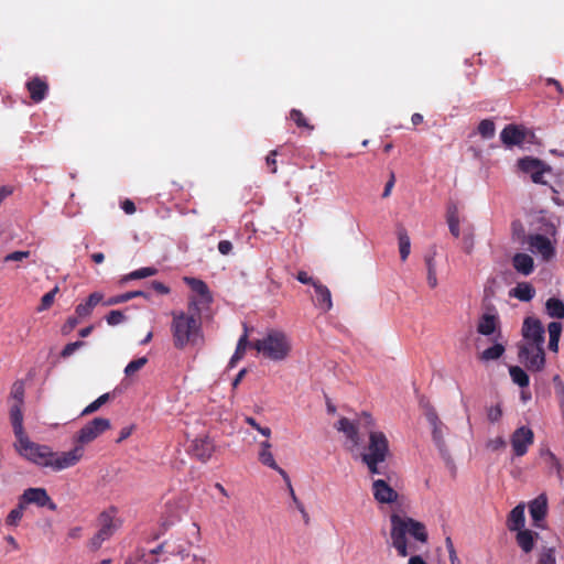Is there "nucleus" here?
I'll list each match as a JSON object with an SVG mask.
<instances>
[{"instance_id": "4be33fe9", "label": "nucleus", "mask_w": 564, "mask_h": 564, "mask_svg": "<svg viewBox=\"0 0 564 564\" xmlns=\"http://www.w3.org/2000/svg\"><path fill=\"white\" fill-rule=\"evenodd\" d=\"M529 512L534 525L540 527L539 522L545 518L547 512V498L545 494L539 495L529 503Z\"/></svg>"}, {"instance_id": "39448f33", "label": "nucleus", "mask_w": 564, "mask_h": 564, "mask_svg": "<svg viewBox=\"0 0 564 564\" xmlns=\"http://www.w3.org/2000/svg\"><path fill=\"white\" fill-rule=\"evenodd\" d=\"M389 454V441L384 433L370 431L368 444L360 453L361 460H386Z\"/></svg>"}, {"instance_id": "a211bd4d", "label": "nucleus", "mask_w": 564, "mask_h": 564, "mask_svg": "<svg viewBox=\"0 0 564 564\" xmlns=\"http://www.w3.org/2000/svg\"><path fill=\"white\" fill-rule=\"evenodd\" d=\"M373 498L379 503H392L398 499V492L384 479H376L372 482Z\"/></svg>"}, {"instance_id": "603ef678", "label": "nucleus", "mask_w": 564, "mask_h": 564, "mask_svg": "<svg viewBox=\"0 0 564 564\" xmlns=\"http://www.w3.org/2000/svg\"><path fill=\"white\" fill-rule=\"evenodd\" d=\"M248 326L243 324V334L239 338L235 352H245L248 347L251 348L252 344L248 343Z\"/></svg>"}, {"instance_id": "79ce46f5", "label": "nucleus", "mask_w": 564, "mask_h": 564, "mask_svg": "<svg viewBox=\"0 0 564 564\" xmlns=\"http://www.w3.org/2000/svg\"><path fill=\"white\" fill-rule=\"evenodd\" d=\"M158 270L155 268L147 267V268H140L138 270L132 271L129 273L126 278V280H137V279H144L148 276L155 275Z\"/></svg>"}, {"instance_id": "0e129e2a", "label": "nucleus", "mask_w": 564, "mask_h": 564, "mask_svg": "<svg viewBox=\"0 0 564 564\" xmlns=\"http://www.w3.org/2000/svg\"><path fill=\"white\" fill-rule=\"evenodd\" d=\"M151 285H152L153 290L156 291L160 294H167V293H170V289L165 284L160 282V281H153L151 283Z\"/></svg>"}, {"instance_id": "a878e982", "label": "nucleus", "mask_w": 564, "mask_h": 564, "mask_svg": "<svg viewBox=\"0 0 564 564\" xmlns=\"http://www.w3.org/2000/svg\"><path fill=\"white\" fill-rule=\"evenodd\" d=\"M514 270L522 275H530L534 270L533 258L528 253L518 252L512 257Z\"/></svg>"}, {"instance_id": "0eeeda50", "label": "nucleus", "mask_w": 564, "mask_h": 564, "mask_svg": "<svg viewBox=\"0 0 564 564\" xmlns=\"http://www.w3.org/2000/svg\"><path fill=\"white\" fill-rule=\"evenodd\" d=\"M184 281L195 293L189 297L188 311L200 313L202 307H207L213 301L207 284L196 278H184Z\"/></svg>"}, {"instance_id": "37998d69", "label": "nucleus", "mask_w": 564, "mask_h": 564, "mask_svg": "<svg viewBox=\"0 0 564 564\" xmlns=\"http://www.w3.org/2000/svg\"><path fill=\"white\" fill-rule=\"evenodd\" d=\"M127 321V316L122 311L112 310L106 316V322L110 326H117Z\"/></svg>"}, {"instance_id": "338daca9", "label": "nucleus", "mask_w": 564, "mask_h": 564, "mask_svg": "<svg viewBox=\"0 0 564 564\" xmlns=\"http://www.w3.org/2000/svg\"><path fill=\"white\" fill-rule=\"evenodd\" d=\"M121 208L128 215H131V214H133L135 212V205L130 199L123 200L122 204H121Z\"/></svg>"}, {"instance_id": "1a4fd4ad", "label": "nucleus", "mask_w": 564, "mask_h": 564, "mask_svg": "<svg viewBox=\"0 0 564 564\" xmlns=\"http://www.w3.org/2000/svg\"><path fill=\"white\" fill-rule=\"evenodd\" d=\"M108 429H110V421L108 419L95 417L78 431L76 442L82 445L88 444Z\"/></svg>"}, {"instance_id": "6e6d98bb", "label": "nucleus", "mask_w": 564, "mask_h": 564, "mask_svg": "<svg viewBox=\"0 0 564 564\" xmlns=\"http://www.w3.org/2000/svg\"><path fill=\"white\" fill-rule=\"evenodd\" d=\"M276 155H278V151L272 150V151H270V153L268 154V156L265 159L267 165L272 174H275L278 171L276 160H275Z\"/></svg>"}, {"instance_id": "473e14b6", "label": "nucleus", "mask_w": 564, "mask_h": 564, "mask_svg": "<svg viewBox=\"0 0 564 564\" xmlns=\"http://www.w3.org/2000/svg\"><path fill=\"white\" fill-rule=\"evenodd\" d=\"M522 357V355H520ZM521 362L530 371H539L544 368L545 355H523Z\"/></svg>"}, {"instance_id": "4468645a", "label": "nucleus", "mask_w": 564, "mask_h": 564, "mask_svg": "<svg viewBox=\"0 0 564 564\" xmlns=\"http://www.w3.org/2000/svg\"><path fill=\"white\" fill-rule=\"evenodd\" d=\"M24 506L33 503L37 507H48L51 510H56V505L52 501L44 488H29L24 490L19 498Z\"/></svg>"}, {"instance_id": "5fc2aeb1", "label": "nucleus", "mask_w": 564, "mask_h": 564, "mask_svg": "<svg viewBox=\"0 0 564 564\" xmlns=\"http://www.w3.org/2000/svg\"><path fill=\"white\" fill-rule=\"evenodd\" d=\"M30 251H13L11 253H8L4 258V262H11V261H22L23 259H26L30 257Z\"/></svg>"}, {"instance_id": "a19ab883", "label": "nucleus", "mask_w": 564, "mask_h": 564, "mask_svg": "<svg viewBox=\"0 0 564 564\" xmlns=\"http://www.w3.org/2000/svg\"><path fill=\"white\" fill-rule=\"evenodd\" d=\"M110 398L109 393L101 394L99 398H97L94 402L88 404L80 413V416L91 414L99 410L106 402H108Z\"/></svg>"}, {"instance_id": "69168bd1", "label": "nucleus", "mask_w": 564, "mask_h": 564, "mask_svg": "<svg viewBox=\"0 0 564 564\" xmlns=\"http://www.w3.org/2000/svg\"><path fill=\"white\" fill-rule=\"evenodd\" d=\"M505 446H506V442L502 437H497L495 440L489 441V443H488V447H490L494 451H497Z\"/></svg>"}, {"instance_id": "bf43d9fd", "label": "nucleus", "mask_w": 564, "mask_h": 564, "mask_svg": "<svg viewBox=\"0 0 564 564\" xmlns=\"http://www.w3.org/2000/svg\"><path fill=\"white\" fill-rule=\"evenodd\" d=\"M296 280L303 284H311L312 286L318 281L310 276L305 271H299L296 274Z\"/></svg>"}, {"instance_id": "f03ea898", "label": "nucleus", "mask_w": 564, "mask_h": 564, "mask_svg": "<svg viewBox=\"0 0 564 564\" xmlns=\"http://www.w3.org/2000/svg\"><path fill=\"white\" fill-rule=\"evenodd\" d=\"M390 522L392 546L397 550L399 556L405 557L412 552L406 542V534L419 542H427L429 534L424 523L410 517H400L397 513L390 516Z\"/></svg>"}, {"instance_id": "7ed1b4c3", "label": "nucleus", "mask_w": 564, "mask_h": 564, "mask_svg": "<svg viewBox=\"0 0 564 564\" xmlns=\"http://www.w3.org/2000/svg\"><path fill=\"white\" fill-rule=\"evenodd\" d=\"M14 435L17 437V449L28 460L42 466L50 467L51 458L53 457V451L47 445H41L32 442L24 432L23 425H21V416L18 410L14 413Z\"/></svg>"}, {"instance_id": "f257e3e1", "label": "nucleus", "mask_w": 564, "mask_h": 564, "mask_svg": "<svg viewBox=\"0 0 564 564\" xmlns=\"http://www.w3.org/2000/svg\"><path fill=\"white\" fill-rule=\"evenodd\" d=\"M171 332L176 349H199L204 344L200 313L195 311L173 313Z\"/></svg>"}, {"instance_id": "5701e85b", "label": "nucleus", "mask_w": 564, "mask_h": 564, "mask_svg": "<svg viewBox=\"0 0 564 564\" xmlns=\"http://www.w3.org/2000/svg\"><path fill=\"white\" fill-rule=\"evenodd\" d=\"M102 300H104V294L100 292H94V293L89 294V296L86 299L85 302L79 303L75 307V314L79 318H83V319L90 316L94 308L98 304H102Z\"/></svg>"}, {"instance_id": "393cba45", "label": "nucleus", "mask_w": 564, "mask_h": 564, "mask_svg": "<svg viewBox=\"0 0 564 564\" xmlns=\"http://www.w3.org/2000/svg\"><path fill=\"white\" fill-rule=\"evenodd\" d=\"M499 317L494 313H484L477 324V330L481 335H494L499 327Z\"/></svg>"}, {"instance_id": "423d86ee", "label": "nucleus", "mask_w": 564, "mask_h": 564, "mask_svg": "<svg viewBox=\"0 0 564 564\" xmlns=\"http://www.w3.org/2000/svg\"><path fill=\"white\" fill-rule=\"evenodd\" d=\"M251 348L257 352H289L291 345L284 333L270 330L263 339L252 343Z\"/></svg>"}, {"instance_id": "864d4df0", "label": "nucleus", "mask_w": 564, "mask_h": 564, "mask_svg": "<svg viewBox=\"0 0 564 564\" xmlns=\"http://www.w3.org/2000/svg\"><path fill=\"white\" fill-rule=\"evenodd\" d=\"M541 457L545 458V463L551 465L552 467L558 468L560 464L555 455L549 448L540 449Z\"/></svg>"}, {"instance_id": "412c9836", "label": "nucleus", "mask_w": 564, "mask_h": 564, "mask_svg": "<svg viewBox=\"0 0 564 564\" xmlns=\"http://www.w3.org/2000/svg\"><path fill=\"white\" fill-rule=\"evenodd\" d=\"M315 291V306L322 312H329L333 307L330 290L319 280L313 285Z\"/></svg>"}, {"instance_id": "8fccbe9b", "label": "nucleus", "mask_w": 564, "mask_h": 564, "mask_svg": "<svg viewBox=\"0 0 564 564\" xmlns=\"http://www.w3.org/2000/svg\"><path fill=\"white\" fill-rule=\"evenodd\" d=\"M129 296L130 295L128 294V292H126L123 294H119V295H113L106 300H102V305L104 306H113L117 304L126 303L129 301Z\"/></svg>"}, {"instance_id": "9b49d317", "label": "nucleus", "mask_w": 564, "mask_h": 564, "mask_svg": "<svg viewBox=\"0 0 564 564\" xmlns=\"http://www.w3.org/2000/svg\"><path fill=\"white\" fill-rule=\"evenodd\" d=\"M84 455V447L82 445L75 446L72 451L55 453L51 458L50 467L54 470H62L72 466H75Z\"/></svg>"}, {"instance_id": "4c0bfd02", "label": "nucleus", "mask_w": 564, "mask_h": 564, "mask_svg": "<svg viewBox=\"0 0 564 564\" xmlns=\"http://www.w3.org/2000/svg\"><path fill=\"white\" fill-rule=\"evenodd\" d=\"M24 509H25V506L19 499L18 506L9 512V514L6 519L7 525L17 527L23 517Z\"/></svg>"}, {"instance_id": "2f4dec72", "label": "nucleus", "mask_w": 564, "mask_h": 564, "mask_svg": "<svg viewBox=\"0 0 564 564\" xmlns=\"http://www.w3.org/2000/svg\"><path fill=\"white\" fill-rule=\"evenodd\" d=\"M545 310L552 318H564V303L560 299L550 297L545 303Z\"/></svg>"}, {"instance_id": "f3484780", "label": "nucleus", "mask_w": 564, "mask_h": 564, "mask_svg": "<svg viewBox=\"0 0 564 564\" xmlns=\"http://www.w3.org/2000/svg\"><path fill=\"white\" fill-rule=\"evenodd\" d=\"M525 129L522 127L517 124H507L500 133V139L507 148H512L516 145H522L525 140Z\"/></svg>"}, {"instance_id": "c85d7f7f", "label": "nucleus", "mask_w": 564, "mask_h": 564, "mask_svg": "<svg viewBox=\"0 0 564 564\" xmlns=\"http://www.w3.org/2000/svg\"><path fill=\"white\" fill-rule=\"evenodd\" d=\"M260 452H259V460L264 465L268 466L274 470H279L281 467L276 464L273 454L271 452V443L269 441H264L260 444Z\"/></svg>"}, {"instance_id": "e433bc0d", "label": "nucleus", "mask_w": 564, "mask_h": 564, "mask_svg": "<svg viewBox=\"0 0 564 564\" xmlns=\"http://www.w3.org/2000/svg\"><path fill=\"white\" fill-rule=\"evenodd\" d=\"M290 119L292 121H294V123L299 127V128H303V129H306L308 130L310 132L314 130V126H312L307 118L304 116V113L299 110V109H292L290 111Z\"/></svg>"}, {"instance_id": "f8f14e48", "label": "nucleus", "mask_w": 564, "mask_h": 564, "mask_svg": "<svg viewBox=\"0 0 564 564\" xmlns=\"http://www.w3.org/2000/svg\"><path fill=\"white\" fill-rule=\"evenodd\" d=\"M534 433L528 426L518 427L510 438V443L516 456L521 457L527 454L530 445L533 444Z\"/></svg>"}, {"instance_id": "6ab92c4d", "label": "nucleus", "mask_w": 564, "mask_h": 564, "mask_svg": "<svg viewBox=\"0 0 564 564\" xmlns=\"http://www.w3.org/2000/svg\"><path fill=\"white\" fill-rule=\"evenodd\" d=\"M215 451L214 442L208 437H197L193 441L191 452L194 457L206 463Z\"/></svg>"}, {"instance_id": "9d476101", "label": "nucleus", "mask_w": 564, "mask_h": 564, "mask_svg": "<svg viewBox=\"0 0 564 564\" xmlns=\"http://www.w3.org/2000/svg\"><path fill=\"white\" fill-rule=\"evenodd\" d=\"M518 166L522 172L530 174L533 183L546 184L543 176L545 172L551 171V167L544 164L541 160L527 156L519 160Z\"/></svg>"}, {"instance_id": "20e7f679", "label": "nucleus", "mask_w": 564, "mask_h": 564, "mask_svg": "<svg viewBox=\"0 0 564 564\" xmlns=\"http://www.w3.org/2000/svg\"><path fill=\"white\" fill-rule=\"evenodd\" d=\"M422 409L424 410V415L432 427V438L434 444L436 445L442 458L449 463L452 460L449 449L446 446L445 437H444V429L446 426L438 417V414L435 408L430 403V401L422 399L420 401Z\"/></svg>"}, {"instance_id": "72a5a7b5", "label": "nucleus", "mask_w": 564, "mask_h": 564, "mask_svg": "<svg viewBox=\"0 0 564 564\" xmlns=\"http://www.w3.org/2000/svg\"><path fill=\"white\" fill-rule=\"evenodd\" d=\"M398 240H399L400 258L402 261H405L411 251V242H410V237L404 228L398 229Z\"/></svg>"}, {"instance_id": "4d7b16f0", "label": "nucleus", "mask_w": 564, "mask_h": 564, "mask_svg": "<svg viewBox=\"0 0 564 564\" xmlns=\"http://www.w3.org/2000/svg\"><path fill=\"white\" fill-rule=\"evenodd\" d=\"M80 319L82 318H79L76 314L74 316L68 317L66 323L62 327V332L65 334L70 332L72 329H74L76 327V325L79 323Z\"/></svg>"}, {"instance_id": "ea45409f", "label": "nucleus", "mask_w": 564, "mask_h": 564, "mask_svg": "<svg viewBox=\"0 0 564 564\" xmlns=\"http://www.w3.org/2000/svg\"><path fill=\"white\" fill-rule=\"evenodd\" d=\"M355 423L359 426L360 430H364L368 434L370 431H375V420L368 412H362Z\"/></svg>"}, {"instance_id": "7c9ffc66", "label": "nucleus", "mask_w": 564, "mask_h": 564, "mask_svg": "<svg viewBox=\"0 0 564 564\" xmlns=\"http://www.w3.org/2000/svg\"><path fill=\"white\" fill-rule=\"evenodd\" d=\"M549 345L547 348L552 352H557L558 340L562 332V324L560 322H551L547 326Z\"/></svg>"}, {"instance_id": "49530a36", "label": "nucleus", "mask_w": 564, "mask_h": 564, "mask_svg": "<svg viewBox=\"0 0 564 564\" xmlns=\"http://www.w3.org/2000/svg\"><path fill=\"white\" fill-rule=\"evenodd\" d=\"M57 292L58 288L55 286L52 291L45 293L41 299V305L39 306V311H44L51 307Z\"/></svg>"}, {"instance_id": "680f3d73", "label": "nucleus", "mask_w": 564, "mask_h": 564, "mask_svg": "<svg viewBox=\"0 0 564 564\" xmlns=\"http://www.w3.org/2000/svg\"><path fill=\"white\" fill-rule=\"evenodd\" d=\"M394 183H395V176H394V173L391 172L390 178L386 183V186H384V189H383V193H382V197L383 198H387L391 194V191H392V188L394 186Z\"/></svg>"}, {"instance_id": "6e6552de", "label": "nucleus", "mask_w": 564, "mask_h": 564, "mask_svg": "<svg viewBox=\"0 0 564 564\" xmlns=\"http://www.w3.org/2000/svg\"><path fill=\"white\" fill-rule=\"evenodd\" d=\"M522 334L527 344L536 349V352H544V328L539 319L528 317L522 327Z\"/></svg>"}, {"instance_id": "c9c22d12", "label": "nucleus", "mask_w": 564, "mask_h": 564, "mask_svg": "<svg viewBox=\"0 0 564 564\" xmlns=\"http://www.w3.org/2000/svg\"><path fill=\"white\" fill-rule=\"evenodd\" d=\"M447 224L451 234L455 237H459V218L457 208L455 206L449 207L447 210Z\"/></svg>"}, {"instance_id": "c03bdc74", "label": "nucleus", "mask_w": 564, "mask_h": 564, "mask_svg": "<svg viewBox=\"0 0 564 564\" xmlns=\"http://www.w3.org/2000/svg\"><path fill=\"white\" fill-rule=\"evenodd\" d=\"M148 362V358L147 357H140L135 360H132L131 362H129L124 369V373L127 376H132L134 375L135 372H138L141 368H143Z\"/></svg>"}, {"instance_id": "c756f323", "label": "nucleus", "mask_w": 564, "mask_h": 564, "mask_svg": "<svg viewBox=\"0 0 564 564\" xmlns=\"http://www.w3.org/2000/svg\"><path fill=\"white\" fill-rule=\"evenodd\" d=\"M510 294L520 301L529 302L534 297L535 290L530 283L521 282L511 290Z\"/></svg>"}, {"instance_id": "b1692460", "label": "nucleus", "mask_w": 564, "mask_h": 564, "mask_svg": "<svg viewBox=\"0 0 564 564\" xmlns=\"http://www.w3.org/2000/svg\"><path fill=\"white\" fill-rule=\"evenodd\" d=\"M26 89L30 94L31 99L34 102H40L46 97L48 91V85L44 79L40 77H34L26 83Z\"/></svg>"}, {"instance_id": "f704fd0d", "label": "nucleus", "mask_w": 564, "mask_h": 564, "mask_svg": "<svg viewBox=\"0 0 564 564\" xmlns=\"http://www.w3.org/2000/svg\"><path fill=\"white\" fill-rule=\"evenodd\" d=\"M509 373L513 381V383L518 384L521 388H525L529 386V376L527 372L519 366H510Z\"/></svg>"}, {"instance_id": "58836bf2", "label": "nucleus", "mask_w": 564, "mask_h": 564, "mask_svg": "<svg viewBox=\"0 0 564 564\" xmlns=\"http://www.w3.org/2000/svg\"><path fill=\"white\" fill-rule=\"evenodd\" d=\"M477 130L484 139H491L495 137L496 126L491 119H484L479 122Z\"/></svg>"}, {"instance_id": "e2e57ef3", "label": "nucleus", "mask_w": 564, "mask_h": 564, "mask_svg": "<svg viewBox=\"0 0 564 564\" xmlns=\"http://www.w3.org/2000/svg\"><path fill=\"white\" fill-rule=\"evenodd\" d=\"M83 345H84V343L82 340H76L74 343H69V344L65 345V347L62 349L61 352H65V354L75 352Z\"/></svg>"}, {"instance_id": "de8ad7c7", "label": "nucleus", "mask_w": 564, "mask_h": 564, "mask_svg": "<svg viewBox=\"0 0 564 564\" xmlns=\"http://www.w3.org/2000/svg\"><path fill=\"white\" fill-rule=\"evenodd\" d=\"M502 417V408L500 403L487 409V419L491 423H497Z\"/></svg>"}, {"instance_id": "13d9d810", "label": "nucleus", "mask_w": 564, "mask_h": 564, "mask_svg": "<svg viewBox=\"0 0 564 564\" xmlns=\"http://www.w3.org/2000/svg\"><path fill=\"white\" fill-rule=\"evenodd\" d=\"M107 541L99 532H97L89 541V547L93 551H97L101 547L102 543Z\"/></svg>"}, {"instance_id": "774afa93", "label": "nucleus", "mask_w": 564, "mask_h": 564, "mask_svg": "<svg viewBox=\"0 0 564 564\" xmlns=\"http://www.w3.org/2000/svg\"><path fill=\"white\" fill-rule=\"evenodd\" d=\"M545 83H546V85H552L553 87H555L557 93L560 95L564 96V88H563L562 84L557 79H555V78H546Z\"/></svg>"}, {"instance_id": "bb28decb", "label": "nucleus", "mask_w": 564, "mask_h": 564, "mask_svg": "<svg viewBox=\"0 0 564 564\" xmlns=\"http://www.w3.org/2000/svg\"><path fill=\"white\" fill-rule=\"evenodd\" d=\"M524 505L520 503L510 511L507 520V527L510 531H518L524 528Z\"/></svg>"}, {"instance_id": "cd10ccee", "label": "nucleus", "mask_w": 564, "mask_h": 564, "mask_svg": "<svg viewBox=\"0 0 564 564\" xmlns=\"http://www.w3.org/2000/svg\"><path fill=\"white\" fill-rule=\"evenodd\" d=\"M539 536L536 532L528 529L518 530L516 541L524 553H530L535 543V539Z\"/></svg>"}, {"instance_id": "2eb2a0df", "label": "nucleus", "mask_w": 564, "mask_h": 564, "mask_svg": "<svg viewBox=\"0 0 564 564\" xmlns=\"http://www.w3.org/2000/svg\"><path fill=\"white\" fill-rule=\"evenodd\" d=\"M115 514V508L105 510L99 514L98 521L100 524V529L98 530V532L106 540L110 539L115 534V532L121 527V520L116 518Z\"/></svg>"}, {"instance_id": "dca6fc26", "label": "nucleus", "mask_w": 564, "mask_h": 564, "mask_svg": "<svg viewBox=\"0 0 564 564\" xmlns=\"http://www.w3.org/2000/svg\"><path fill=\"white\" fill-rule=\"evenodd\" d=\"M336 429L339 431V432H343L347 438V441L349 442V451L350 452H354L355 449L359 448L360 446V436H359V426L350 421L349 419L347 417H341L337 424H336Z\"/></svg>"}, {"instance_id": "052dcab7", "label": "nucleus", "mask_w": 564, "mask_h": 564, "mask_svg": "<svg viewBox=\"0 0 564 564\" xmlns=\"http://www.w3.org/2000/svg\"><path fill=\"white\" fill-rule=\"evenodd\" d=\"M218 251L227 256L232 251V243L229 240H221L218 242Z\"/></svg>"}, {"instance_id": "3c124183", "label": "nucleus", "mask_w": 564, "mask_h": 564, "mask_svg": "<svg viewBox=\"0 0 564 564\" xmlns=\"http://www.w3.org/2000/svg\"><path fill=\"white\" fill-rule=\"evenodd\" d=\"M555 551L552 547L544 549L539 557V564H556Z\"/></svg>"}, {"instance_id": "ddd939ff", "label": "nucleus", "mask_w": 564, "mask_h": 564, "mask_svg": "<svg viewBox=\"0 0 564 564\" xmlns=\"http://www.w3.org/2000/svg\"><path fill=\"white\" fill-rule=\"evenodd\" d=\"M527 243L532 252L539 253L544 261H550L555 256V248L551 240L540 234L529 235Z\"/></svg>"}, {"instance_id": "aec40b11", "label": "nucleus", "mask_w": 564, "mask_h": 564, "mask_svg": "<svg viewBox=\"0 0 564 564\" xmlns=\"http://www.w3.org/2000/svg\"><path fill=\"white\" fill-rule=\"evenodd\" d=\"M10 395L14 401L10 408V420L12 427H14V413L17 410L21 416V425H23L22 405L24 399V383L22 381H15L12 386Z\"/></svg>"}, {"instance_id": "09e8293b", "label": "nucleus", "mask_w": 564, "mask_h": 564, "mask_svg": "<svg viewBox=\"0 0 564 564\" xmlns=\"http://www.w3.org/2000/svg\"><path fill=\"white\" fill-rule=\"evenodd\" d=\"M170 553L174 556H177L182 561L191 557L188 545L185 544L174 545Z\"/></svg>"}, {"instance_id": "a18cd8bd", "label": "nucleus", "mask_w": 564, "mask_h": 564, "mask_svg": "<svg viewBox=\"0 0 564 564\" xmlns=\"http://www.w3.org/2000/svg\"><path fill=\"white\" fill-rule=\"evenodd\" d=\"M384 462L386 460H376V459L362 460V463L367 466V468L371 475H386V468L380 465Z\"/></svg>"}]
</instances>
